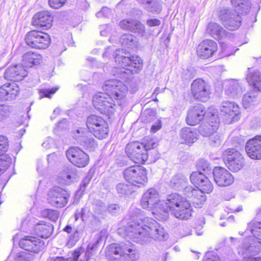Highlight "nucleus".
Segmentation results:
<instances>
[{
	"label": "nucleus",
	"mask_w": 261,
	"mask_h": 261,
	"mask_svg": "<svg viewBox=\"0 0 261 261\" xmlns=\"http://www.w3.org/2000/svg\"><path fill=\"white\" fill-rule=\"evenodd\" d=\"M141 205L143 208L151 211L159 221L167 220L169 210L180 220H187L192 216V207L189 200L175 193L169 195L166 200H160L158 192L150 188L143 194Z\"/></svg>",
	"instance_id": "2"
},
{
	"label": "nucleus",
	"mask_w": 261,
	"mask_h": 261,
	"mask_svg": "<svg viewBox=\"0 0 261 261\" xmlns=\"http://www.w3.org/2000/svg\"><path fill=\"white\" fill-rule=\"evenodd\" d=\"M130 213L132 220L128 223L125 230L126 235L135 242L143 244L150 238L158 241L168 238V233L155 220L149 217L143 218L141 210L135 208L133 213Z\"/></svg>",
	"instance_id": "3"
},
{
	"label": "nucleus",
	"mask_w": 261,
	"mask_h": 261,
	"mask_svg": "<svg viewBox=\"0 0 261 261\" xmlns=\"http://www.w3.org/2000/svg\"><path fill=\"white\" fill-rule=\"evenodd\" d=\"M213 174L215 182L219 187L228 186L234 181L231 173L224 168L215 167L213 171Z\"/></svg>",
	"instance_id": "16"
},
{
	"label": "nucleus",
	"mask_w": 261,
	"mask_h": 261,
	"mask_svg": "<svg viewBox=\"0 0 261 261\" xmlns=\"http://www.w3.org/2000/svg\"><path fill=\"white\" fill-rule=\"evenodd\" d=\"M246 80L252 88L260 89L261 86L260 73L258 71L250 72L247 76Z\"/></svg>",
	"instance_id": "38"
},
{
	"label": "nucleus",
	"mask_w": 261,
	"mask_h": 261,
	"mask_svg": "<svg viewBox=\"0 0 261 261\" xmlns=\"http://www.w3.org/2000/svg\"><path fill=\"white\" fill-rule=\"evenodd\" d=\"M203 179H201V182L198 185L199 190L204 193H210L213 190V185L206 176H202Z\"/></svg>",
	"instance_id": "43"
},
{
	"label": "nucleus",
	"mask_w": 261,
	"mask_h": 261,
	"mask_svg": "<svg viewBox=\"0 0 261 261\" xmlns=\"http://www.w3.org/2000/svg\"><path fill=\"white\" fill-rule=\"evenodd\" d=\"M114 99L108 96L107 92L98 93L93 97V105L94 108L102 114H112L115 111L116 106Z\"/></svg>",
	"instance_id": "9"
},
{
	"label": "nucleus",
	"mask_w": 261,
	"mask_h": 261,
	"mask_svg": "<svg viewBox=\"0 0 261 261\" xmlns=\"http://www.w3.org/2000/svg\"><path fill=\"white\" fill-rule=\"evenodd\" d=\"M135 21L134 19H124L120 22L119 25L122 29L131 32Z\"/></svg>",
	"instance_id": "51"
},
{
	"label": "nucleus",
	"mask_w": 261,
	"mask_h": 261,
	"mask_svg": "<svg viewBox=\"0 0 261 261\" xmlns=\"http://www.w3.org/2000/svg\"><path fill=\"white\" fill-rule=\"evenodd\" d=\"M107 255L110 261L135 260L139 257L136 246L129 242L110 245Z\"/></svg>",
	"instance_id": "5"
},
{
	"label": "nucleus",
	"mask_w": 261,
	"mask_h": 261,
	"mask_svg": "<svg viewBox=\"0 0 261 261\" xmlns=\"http://www.w3.org/2000/svg\"><path fill=\"white\" fill-rule=\"evenodd\" d=\"M19 91V87L15 83L4 84L0 87V100L14 99L18 94Z\"/></svg>",
	"instance_id": "24"
},
{
	"label": "nucleus",
	"mask_w": 261,
	"mask_h": 261,
	"mask_svg": "<svg viewBox=\"0 0 261 261\" xmlns=\"http://www.w3.org/2000/svg\"><path fill=\"white\" fill-rule=\"evenodd\" d=\"M103 238L101 233H98L95 239L88 245L85 252L86 261H88L96 252L99 245L101 244Z\"/></svg>",
	"instance_id": "35"
},
{
	"label": "nucleus",
	"mask_w": 261,
	"mask_h": 261,
	"mask_svg": "<svg viewBox=\"0 0 261 261\" xmlns=\"http://www.w3.org/2000/svg\"><path fill=\"white\" fill-rule=\"evenodd\" d=\"M131 32L143 37L145 34V26L140 21L136 20Z\"/></svg>",
	"instance_id": "48"
},
{
	"label": "nucleus",
	"mask_w": 261,
	"mask_h": 261,
	"mask_svg": "<svg viewBox=\"0 0 261 261\" xmlns=\"http://www.w3.org/2000/svg\"><path fill=\"white\" fill-rule=\"evenodd\" d=\"M84 251V248H79L75 250L73 253L72 257L64 258L62 257H57L53 261H77L81 254Z\"/></svg>",
	"instance_id": "47"
},
{
	"label": "nucleus",
	"mask_w": 261,
	"mask_h": 261,
	"mask_svg": "<svg viewBox=\"0 0 261 261\" xmlns=\"http://www.w3.org/2000/svg\"><path fill=\"white\" fill-rule=\"evenodd\" d=\"M107 210L110 214H115L119 211L120 206L116 204H111L107 206Z\"/></svg>",
	"instance_id": "60"
},
{
	"label": "nucleus",
	"mask_w": 261,
	"mask_h": 261,
	"mask_svg": "<svg viewBox=\"0 0 261 261\" xmlns=\"http://www.w3.org/2000/svg\"><path fill=\"white\" fill-rule=\"evenodd\" d=\"M75 138L81 145L91 150H94L97 146L94 139L84 128L76 129Z\"/></svg>",
	"instance_id": "21"
},
{
	"label": "nucleus",
	"mask_w": 261,
	"mask_h": 261,
	"mask_svg": "<svg viewBox=\"0 0 261 261\" xmlns=\"http://www.w3.org/2000/svg\"><path fill=\"white\" fill-rule=\"evenodd\" d=\"M66 0H48V3L50 7L55 9H59L66 2Z\"/></svg>",
	"instance_id": "58"
},
{
	"label": "nucleus",
	"mask_w": 261,
	"mask_h": 261,
	"mask_svg": "<svg viewBox=\"0 0 261 261\" xmlns=\"http://www.w3.org/2000/svg\"><path fill=\"white\" fill-rule=\"evenodd\" d=\"M43 242L33 236H26L21 239L19 242V246L28 252L37 253L43 248Z\"/></svg>",
	"instance_id": "18"
},
{
	"label": "nucleus",
	"mask_w": 261,
	"mask_h": 261,
	"mask_svg": "<svg viewBox=\"0 0 261 261\" xmlns=\"http://www.w3.org/2000/svg\"><path fill=\"white\" fill-rule=\"evenodd\" d=\"M252 89L248 91L243 98L242 103L245 109L249 108L252 106L259 102V93L260 89L252 88Z\"/></svg>",
	"instance_id": "26"
},
{
	"label": "nucleus",
	"mask_w": 261,
	"mask_h": 261,
	"mask_svg": "<svg viewBox=\"0 0 261 261\" xmlns=\"http://www.w3.org/2000/svg\"><path fill=\"white\" fill-rule=\"evenodd\" d=\"M249 157L253 160L261 159V136H256L249 140L245 146Z\"/></svg>",
	"instance_id": "19"
},
{
	"label": "nucleus",
	"mask_w": 261,
	"mask_h": 261,
	"mask_svg": "<svg viewBox=\"0 0 261 261\" xmlns=\"http://www.w3.org/2000/svg\"><path fill=\"white\" fill-rule=\"evenodd\" d=\"M205 261H221L219 257L213 252H207Z\"/></svg>",
	"instance_id": "61"
},
{
	"label": "nucleus",
	"mask_w": 261,
	"mask_h": 261,
	"mask_svg": "<svg viewBox=\"0 0 261 261\" xmlns=\"http://www.w3.org/2000/svg\"><path fill=\"white\" fill-rule=\"evenodd\" d=\"M36 233L42 238L47 239L52 234L54 228L49 223L43 221H38L35 225Z\"/></svg>",
	"instance_id": "28"
},
{
	"label": "nucleus",
	"mask_w": 261,
	"mask_h": 261,
	"mask_svg": "<svg viewBox=\"0 0 261 261\" xmlns=\"http://www.w3.org/2000/svg\"><path fill=\"white\" fill-rule=\"evenodd\" d=\"M240 113L239 106L233 102L229 101H223L220 107V115L226 123H231L240 119Z\"/></svg>",
	"instance_id": "13"
},
{
	"label": "nucleus",
	"mask_w": 261,
	"mask_h": 261,
	"mask_svg": "<svg viewBox=\"0 0 261 261\" xmlns=\"http://www.w3.org/2000/svg\"><path fill=\"white\" fill-rule=\"evenodd\" d=\"M70 194L63 189L56 187L51 189L48 194L49 203L57 207H63L68 203Z\"/></svg>",
	"instance_id": "14"
},
{
	"label": "nucleus",
	"mask_w": 261,
	"mask_h": 261,
	"mask_svg": "<svg viewBox=\"0 0 261 261\" xmlns=\"http://www.w3.org/2000/svg\"><path fill=\"white\" fill-rule=\"evenodd\" d=\"M64 231L70 234L68 237V241L67 243V245L69 246H72L75 245L80 238V231L75 228H72L69 225H67L64 228Z\"/></svg>",
	"instance_id": "36"
},
{
	"label": "nucleus",
	"mask_w": 261,
	"mask_h": 261,
	"mask_svg": "<svg viewBox=\"0 0 261 261\" xmlns=\"http://www.w3.org/2000/svg\"><path fill=\"white\" fill-rule=\"evenodd\" d=\"M8 139L3 136H0V155L4 154L8 148Z\"/></svg>",
	"instance_id": "52"
},
{
	"label": "nucleus",
	"mask_w": 261,
	"mask_h": 261,
	"mask_svg": "<svg viewBox=\"0 0 261 261\" xmlns=\"http://www.w3.org/2000/svg\"><path fill=\"white\" fill-rule=\"evenodd\" d=\"M231 2L237 9L238 13L241 14L247 13L251 7L248 0H231Z\"/></svg>",
	"instance_id": "39"
},
{
	"label": "nucleus",
	"mask_w": 261,
	"mask_h": 261,
	"mask_svg": "<svg viewBox=\"0 0 261 261\" xmlns=\"http://www.w3.org/2000/svg\"><path fill=\"white\" fill-rule=\"evenodd\" d=\"M120 42L124 47L132 48L136 45V38L130 34H124L121 36Z\"/></svg>",
	"instance_id": "41"
},
{
	"label": "nucleus",
	"mask_w": 261,
	"mask_h": 261,
	"mask_svg": "<svg viewBox=\"0 0 261 261\" xmlns=\"http://www.w3.org/2000/svg\"><path fill=\"white\" fill-rule=\"evenodd\" d=\"M203 193L199 189H194L192 186L186 188L185 195L197 205H201L205 201L206 197Z\"/></svg>",
	"instance_id": "29"
},
{
	"label": "nucleus",
	"mask_w": 261,
	"mask_h": 261,
	"mask_svg": "<svg viewBox=\"0 0 261 261\" xmlns=\"http://www.w3.org/2000/svg\"><path fill=\"white\" fill-rule=\"evenodd\" d=\"M146 24L150 27L159 26L161 24V21L156 18H151L147 20Z\"/></svg>",
	"instance_id": "64"
},
{
	"label": "nucleus",
	"mask_w": 261,
	"mask_h": 261,
	"mask_svg": "<svg viewBox=\"0 0 261 261\" xmlns=\"http://www.w3.org/2000/svg\"><path fill=\"white\" fill-rule=\"evenodd\" d=\"M180 137L187 144H192L198 139V134L196 130L192 127L182 128L180 133Z\"/></svg>",
	"instance_id": "34"
},
{
	"label": "nucleus",
	"mask_w": 261,
	"mask_h": 261,
	"mask_svg": "<svg viewBox=\"0 0 261 261\" xmlns=\"http://www.w3.org/2000/svg\"><path fill=\"white\" fill-rule=\"evenodd\" d=\"M170 186L175 190H183L185 195L186 188L188 187H191L188 185L187 177L181 174H178L173 176L170 180Z\"/></svg>",
	"instance_id": "30"
},
{
	"label": "nucleus",
	"mask_w": 261,
	"mask_h": 261,
	"mask_svg": "<svg viewBox=\"0 0 261 261\" xmlns=\"http://www.w3.org/2000/svg\"><path fill=\"white\" fill-rule=\"evenodd\" d=\"M142 4L147 11L152 13L159 14L162 9L161 0H137Z\"/></svg>",
	"instance_id": "33"
},
{
	"label": "nucleus",
	"mask_w": 261,
	"mask_h": 261,
	"mask_svg": "<svg viewBox=\"0 0 261 261\" xmlns=\"http://www.w3.org/2000/svg\"><path fill=\"white\" fill-rule=\"evenodd\" d=\"M213 119H215L214 121H212L210 122H207L206 123L202 124L199 127V133L204 137L210 136L212 134L215 133L218 129L219 126V122L216 120L217 116L212 115Z\"/></svg>",
	"instance_id": "32"
},
{
	"label": "nucleus",
	"mask_w": 261,
	"mask_h": 261,
	"mask_svg": "<svg viewBox=\"0 0 261 261\" xmlns=\"http://www.w3.org/2000/svg\"><path fill=\"white\" fill-rule=\"evenodd\" d=\"M223 157L226 166L233 172L239 171L244 165L241 154L234 148H229L224 151Z\"/></svg>",
	"instance_id": "11"
},
{
	"label": "nucleus",
	"mask_w": 261,
	"mask_h": 261,
	"mask_svg": "<svg viewBox=\"0 0 261 261\" xmlns=\"http://www.w3.org/2000/svg\"><path fill=\"white\" fill-rule=\"evenodd\" d=\"M225 94L230 97L237 98L241 95L242 86L238 81L231 80L224 83Z\"/></svg>",
	"instance_id": "25"
},
{
	"label": "nucleus",
	"mask_w": 261,
	"mask_h": 261,
	"mask_svg": "<svg viewBox=\"0 0 261 261\" xmlns=\"http://www.w3.org/2000/svg\"><path fill=\"white\" fill-rule=\"evenodd\" d=\"M10 114V112L8 107L0 105V121L5 120Z\"/></svg>",
	"instance_id": "53"
},
{
	"label": "nucleus",
	"mask_w": 261,
	"mask_h": 261,
	"mask_svg": "<svg viewBox=\"0 0 261 261\" xmlns=\"http://www.w3.org/2000/svg\"><path fill=\"white\" fill-rule=\"evenodd\" d=\"M41 215L42 217L47 218L52 221L56 222L59 216L58 211L51 210L45 209L41 212Z\"/></svg>",
	"instance_id": "46"
},
{
	"label": "nucleus",
	"mask_w": 261,
	"mask_h": 261,
	"mask_svg": "<svg viewBox=\"0 0 261 261\" xmlns=\"http://www.w3.org/2000/svg\"><path fill=\"white\" fill-rule=\"evenodd\" d=\"M146 146L138 142H130L125 147L127 156L136 164H143L148 158Z\"/></svg>",
	"instance_id": "7"
},
{
	"label": "nucleus",
	"mask_w": 261,
	"mask_h": 261,
	"mask_svg": "<svg viewBox=\"0 0 261 261\" xmlns=\"http://www.w3.org/2000/svg\"><path fill=\"white\" fill-rule=\"evenodd\" d=\"M11 158L7 154L0 155V175L3 173L11 164Z\"/></svg>",
	"instance_id": "44"
},
{
	"label": "nucleus",
	"mask_w": 261,
	"mask_h": 261,
	"mask_svg": "<svg viewBox=\"0 0 261 261\" xmlns=\"http://www.w3.org/2000/svg\"><path fill=\"white\" fill-rule=\"evenodd\" d=\"M58 88H52L51 89H41L39 91L40 97H49L50 98L51 94H54L57 90Z\"/></svg>",
	"instance_id": "55"
},
{
	"label": "nucleus",
	"mask_w": 261,
	"mask_h": 261,
	"mask_svg": "<svg viewBox=\"0 0 261 261\" xmlns=\"http://www.w3.org/2000/svg\"><path fill=\"white\" fill-rule=\"evenodd\" d=\"M218 46L216 42L212 40H204L197 47V56L203 59H208L212 57L217 50Z\"/></svg>",
	"instance_id": "17"
},
{
	"label": "nucleus",
	"mask_w": 261,
	"mask_h": 261,
	"mask_svg": "<svg viewBox=\"0 0 261 261\" xmlns=\"http://www.w3.org/2000/svg\"><path fill=\"white\" fill-rule=\"evenodd\" d=\"M53 20L49 12L41 11L34 16L32 23L33 25L40 27L42 30H48L52 26Z\"/></svg>",
	"instance_id": "22"
},
{
	"label": "nucleus",
	"mask_w": 261,
	"mask_h": 261,
	"mask_svg": "<svg viewBox=\"0 0 261 261\" xmlns=\"http://www.w3.org/2000/svg\"><path fill=\"white\" fill-rule=\"evenodd\" d=\"M91 179V176L90 175L87 176L83 179V180L82 181V182L81 184V186H80V190L81 192H83L85 191V189L86 188L87 186L89 185Z\"/></svg>",
	"instance_id": "59"
},
{
	"label": "nucleus",
	"mask_w": 261,
	"mask_h": 261,
	"mask_svg": "<svg viewBox=\"0 0 261 261\" xmlns=\"http://www.w3.org/2000/svg\"><path fill=\"white\" fill-rule=\"evenodd\" d=\"M162 127V121L160 120H158L152 125L150 128V132L152 133H155Z\"/></svg>",
	"instance_id": "62"
},
{
	"label": "nucleus",
	"mask_w": 261,
	"mask_h": 261,
	"mask_svg": "<svg viewBox=\"0 0 261 261\" xmlns=\"http://www.w3.org/2000/svg\"><path fill=\"white\" fill-rule=\"evenodd\" d=\"M185 78L186 79H190L193 78L195 74L196 71L195 69L192 68H189L187 69L185 71Z\"/></svg>",
	"instance_id": "63"
},
{
	"label": "nucleus",
	"mask_w": 261,
	"mask_h": 261,
	"mask_svg": "<svg viewBox=\"0 0 261 261\" xmlns=\"http://www.w3.org/2000/svg\"><path fill=\"white\" fill-rule=\"evenodd\" d=\"M197 166L198 170H199V171L201 172V171H203L205 173H207L212 169L208 161L204 159L199 160L197 164Z\"/></svg>",
	"instance_id": "49"
},
{
	"label": "nucleus",
	"mask_w": 261,
	"mask_h": 261,
	"mask_svg": "<svg viewBox=\"0 0 261 261\" xmlns=\"http://www.w3.org/2000/svg\"><path fill=\"white\" fill-rule=\"evenodd\" d=\"M240 255L243 256V261H261L260 257H253L252 256L256 254H252L249 252H245L244 254L239 253Z\"/></svg>",
	"instance_id": "57"
},
{
	"label": "nucleus",
	"mask_w": 261,
	"mask_h": 261,
	"mask_svg": "<svg viewBox=\"0 0 261 261\" xmlns=\"http://www.w3.org/2000/svg\"><path fill=\"white\" fill-rule=\"evenodd\" d=\"M206 31L214 38L218 40L230 37L232 35L231 33H227L220 24L215 22L208 23Z\"/></svg>",
	"instance_id": "27"
},
{
	"label": "nucleus",
	"mask_w": 261,
	"mask_h": 261,
	"mask_svg": "<svg viewBox=\"0 0 261 261\" xmlns=\"http://www.w3.org/2000/svg\"><path fill=\"white\" fill-rule=\"evenodd\" d=\"M205 114L204 107L201 104H197L189 109L186 122L190 125H195L203 120Z\"/></svg>",
	"instance_id": "20"
},
{
	"label": "nucleus",
	"mask_w": 261,
	"mask_h": 261,
	"mask_svg": "<svg viewBox=\"0 0 261 261\" xmlns=\"http://www.w3.org/2000/svg\"><path fill=\"white\" fill-rule=\"evenodd\" d=\"M202 176H206L201 171H195L192 172L190 175V180L192 184L199 185L201 179H203Z\"/></svg>",
	"instance_id": "50"
},
{
	"label": "nucleus",
	"mask_w": 261,
	"mask_h": 261,
	"mask_svg": "<svg viewBox=\"0 0 261 261\" xmlns=\"http://www.w3.org/2000/svg\"><path fill=\"white\" fill-rule=\"evenodd\" d=\"M248 231L251 232L252 236L245 239L238 249V253L250 252L253 254H257L261 251V222L252 220L248 224L245 233H247Z\"/></svg>",
	"instance_id": "4"
},
{
	"label": "nucleus",
	"mask_w": 261,
	"mask_h": 261,
	"mask_svg": "<svg viewBox=\"0 0 261 261\" xmlns=\"http://www.w3.org/2000/svg\"><path fill=\"white\" fill-rule=\"evenodd\" d=\"M191 90L193 98L201 102L207 101L211 94L210 85L201 79H197L193 81Z\"/></svg>",
	"instance_id": "8"
},
{
	"label": "nucleus",
	"mask_w": 261,
	"mask_h": 261,
	"mask_svg": "<svg viewBox=\"0 0 261 261\" xmlns=\"http://www.w3.org/2000/svg\"><path fill=\"white\" fill-rule=\"evenodd\" d=\"M66 154L68 160L79 168H84L89 164V155L79 147H70L66 151Z\"/></svg>",
	"instance_id": "15"
},
{
	"label": "nucleus",
	"mask_w": 261,
	"mask_h": 261,
	"mask_svg": "<svg viewBox=\"0 0 261 261\" xmlns=\"http://www.w3.org/2000/svg\"><path fill=\"white\" fill-rule=\"evenodd\" d=\"M93 206L97 214H100L105 210V204L100 200L96 201L93 204Z\"/></svg>",
	"instance_id": "56"
},
{
	"label": "nucleus",
	"mask_w": 261,
	"mask_h": 261,
	"mask_svg": "<svg viewBox=\"0 0 261 261\" xmlns=\"http://www.w3.org/2000/svg\"><path fill=\"white\" fill-rule=\"evenodd\" d=\"M134 186L124 182H120L117 185L116 190L120 195H129L135 191Z\"/></svg>",
	"instance_id": "42"
},
{
	"label": "nucleus",
	"mask_w": 261,
	"mask_h": 261,
	"mask_svg": "<svg viewBox=\"0 0 261 261\" xmlns=\"http://www.w3.org/2000/svg\"><path fill=\"white\" fill-rule=\"evenodd\" d=\"M125 179L134 187L144 186L148 181L145 168L140 166H133L123 171Z\"/></svg>",
	"instance_id": "6"
},
{
	"label": "nucleus",
	"mask_w": 261,
	"mask_h": 261,
	"mask_svg": "<svg viewBox=\"0 0 261 261\" xmlns=\"http://www.w3.org/2000/svg\"><path fill=\"white\" fill-rule=\"evenodd\" d=\"M219 17L222 23L229 30H235L241 24V17L237 12L230 8L222 9Z\"/></svg>",
	"instance_id": "12"
},
{
	"label": "nucleus",
	"mask_w": 261,
	"mask_h": 261,
	"mask_svg": "<svg viewBox=\"0 0 261 261\" xmlns=\"http://www.w3.org/2000/svg\"><path fill=\"white\" fill-rule=\"evenodd\" d=\"M27 75L26 69L20 65L9 66L4 73V77L6 79L14 82L22 80Z\"/></svg>",
	"instance_id": "23"
},
{
	"label": "nucleus",
	"mask_w": 261,
	"mask_h": 261,
	"mask_svg": "<svg viewBox=\"0 0 261 261\" xmlns=\"http://www.w3.org/2000/svg\"><path fill=\"white\" fill-rule=\"evenodd\" d=\"M116 64L122 69L115 67L113 73L123 82L118 80H109L105 81L102 89L111 98L113 99L116 106H121L125 101L128 87L136 90V83L133 74L138 73L143 67V62L138 56H129V53L124 49H116L113 54Z\"/></svg>",
	"instance_id": "1"
},
{
	"label": "nucleus",
	"mask_w": 261,
	"mask_h": 261,
	"mask_svg": "<svg viewBox=\"0 0 261 261\" xmlns=\"http://www.w3.org/2000/svg\"><path fill=\"white\" fill-rule=\"evenodd\" d=\"M22 58V65L25 67L38 65L42 61V56L40 54L32 51L24 54Z\"/></svg>",
	"instance_id": "31"
},
{
	"label": "nucleus",
	"mask_w": 261,
	"mask_h": 261,
	"mask_svg": "<svg viewBox=\"0 0 261 261\" xmlns=\"http://www.w3.org/2000/svg\"><path fill=\"white\" fill-rule=\"evenodd\" d=\"M106 121L102 117L96 115H91L89 116L86 121V125L89 132L92 134V132L100 124Z\"/></svg>",
	"instance_id": "37"
},
{
	"label": "nucleus",
	"mask_w": 261,
	"mask_h": 261,
	"mask_svg": "<svg viewBox=\"0 0 261 261\" xmlns=\"http://www.w3.org/2000/svg\"><path fill=\"white\" fill-rule=\"evenodd\" d=\"M25 40L28 45L37 49H45L50 43L48 34L35 30L28 33Z\"/></svg>",
	"instance_id": "10"
},
{
	"label": "nucleus",
	"mask_w": 261,
	"mask_h": 261,
	"mask_svg": "<svg viewBox=\"0 0 261 261\" xmlns=\"http://www.w3.org/2000/svg\"><path fill=\"white\" fill-rule=\"evenodd\" d=\"M35 258V254L27 252H19L15 256L16 261H33Z\"/></svg>",
	"instance_id": "45"
},
{
	"label": "nucleus",
	"mask_w": 261,
	"mask_h": 261,
	"mask_svg": "<svg viewBox=\"0 0 261 261\" xmlns=\"http://www.w3.org/2000/svg\"><path fill=\"white\" fill-rule=\"evenodd\" d=\"M95 129L92 134L97 139H103L108 136L109 129L108 124L106 121L100 124Z\"/></svg>",
	"instance_id": "40"
},
{
	"label": "nucleus",
	"mask_w": 261,
	"mask_h": 261,
	"mask_svg": "<svg viewBox=\"0 0 261 261\" xmlns=\"http://www.w3.org/2000/svg\"><path fill=\"white\" fill-rule=\"evenodd\" d=\"M210 137V143L211 145L214 146H218L221 144V139L220 136L214 133L210 136H208Z\"/></svg>",
	"instance_id": "54"
}]
</instances>
